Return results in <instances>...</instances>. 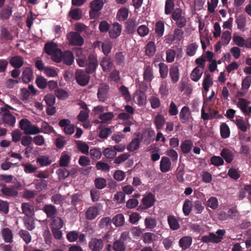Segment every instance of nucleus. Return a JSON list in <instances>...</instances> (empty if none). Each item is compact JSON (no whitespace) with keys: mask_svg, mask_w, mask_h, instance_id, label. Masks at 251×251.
<instances>
[{"mask_svg":"<svg viewBox=\"0 0 251 251\" xmlns=\"http://www.w3.org/2000/svg\"><path fill=\"white\" fill-rule=\"evenodd\" d=\"M169 76L173 84H176L179 79L178 67L176 65L172 66L169 69Z\"/></svg>","mask_w":251,"mask_h":251,"instance_id":"9b49d317","label":"nucleus"},{"mask_svg":"<svg viewBox=\"0 0 251 251\" xmlns=\"http://www.w3.org/2000/svg\"><path fill=\"white\" fill-rule=\"evenodd\" d=\"M193 147V143L191 140H185L182 142L180 145V149L184 154H188L191 151Z\"/></svg>","mask_w":251,"mask_h":251,"instance_id":"5701e85b","label":"nucleus"},{"mask_svg":"<svg viewBox=\"0 0 251 251\" xmlns=\"http://www.w3.org/2000/svg\"><path fill=\"white\" fill-rule=\"evenodd\" d=\"M141 140L138 138H133L127 146V150L130 151H134L139 148Z\"/></svg>","mask_w":251,"mask_h":251,"instance_id":"a878e982","label":"nucleus"},{"mask_svg":"<svg viewBox=\"0 0 251 251\" xmlns=\"http://www.w3.org/2000/svg\"><path fill=\"white\" fill-rule=\"evenodd\" d=\"M171 167L170 159L168 157L163 156L160 162V170L162 173L168 172Z\"/></svg>","mask_w":251,"mask_h":251,"instance_id":"4468645a","label":"nucleus"},{"mask_svg":"<svg viewBox=\"0 0 251 251\" xmlns=\"http://www.w3.org/2000/svg\"><path fill=\"white\" fill-rule=\"evenodd\" d=\"M144 80L151 82L154 78L152 68L150 65H145L143 74Z\"/></svg>","mask_w":251,"mask_h":251,"instance_id":"a211bd4d","label":"nucleus"},{"mask_svg":"<svg viewBox=\"0 0 251 251\" xmlns=\"http://www.w3.org/2000/svg\"><path fill=\"white\" fill-rule=\"evenodd\" d=\"M62 61L66 65H72L74 61V55L72 52L70 50L64 51L62 54Z\"/></svg>","mask_w":251,"mask_h":251,"instance_id":"cd10ccee","label":"nucleus"},{"mask_svg":"<svg viewBox=\"0 0 251 251\" xmlns=\"http://www.w3.org/2000/svg\"><path fill=\"white\" fill-rule=\"evenodd\" d=\"M68 17L70 18L69 21L72 23V20H78V8H71L68 14Z\"/></svg>","mask_w":251,"mask_h":251,"instance_id":"052dcab7","label":"nucleus"},{"mask_svg":"<svg viewBox=\"0 0 251 251\" xmlns=\"http://www.w3.org/2000/svg\"><path fill=\"white\" fill-rule=\"evenodd\" d=\"M205 77L203 80L202 86L204 90L207 92L209 90L210 86L212 85L213 82L209 74H206L205 73Z\"/></svg>","mask_w":251,"mask_h":251,"instance_id":"37998d69","label":"nucleus"},{"mask_svg":"<svg viewBox=\"0 0 251 251\" xmlns=\"http://www.w3.org/2000/svg\"><path fill=\"white\" fill-rule=\"evenodd\" d=\"M21 208L23 213L26 216H31L33 213L32 206L27 203H23Z\"/></svg>","mask_w":251,"mask_h":251,"instance_id":"c03bdc74","label":"nucleus"},{"mask_svg":"<svg viewBox=\"0 0 251 251\" xmlns=\"http://www.w3.org/2000/svg\"><path fill=\"white\" fill-rule=\"evenodd\" d=\"M96 167L97 170H101L103 172H108L111 168L110 166L107 163L101 161H98L96 163Z\"/></svg>","mask_w":251,"mask_h":251,"instance_id":"69168bd1","label":"nucleus"},{"mask_svg":"<svg viewBox=\"0 0 251 251\" xmlns=\"http://www.w3.org/2000/svg\"><path fill=\"white\" fill-rule=\"evenodd\" d=\"M220 238L217 236V235L214 233H210L209 235H204L201 237V241L205 243H218L220 242Z\"/></svg>","mask_w":251,"mask_h":251,"instance_id":"4be33fe9","label":"nucleus"},{"mask_svg":"<svg viewBox=\"0 0 251 251\" xmlns=\"http://www.w3.org/2000/svg\"><path fill=\"white\" fill-rule=\"evenodd\" d=\"M22 80L25 83H27L33 79V71L29 67L25 68L22 73Z\"/></svg>","mask_w":251,"mask_h":251,"instance_id":"f3484780","label":"nucleus"},{"mask_svg":"<svg viewBox=\"0 0 251 251\" xmlns=\"http://www.w3.org/2000/svg\"><path fill=\"white\" fill-rule=\"evenodd\" d=\"M138 23L134 19H129L125 23L126 31L128 34H133L136 29Z\"/></svg>","mask_w":251,"mask_h":251,"instance_id":"f8f14e48","label":"nucleus"},{"mask_svg":"<svg viewBox=\"0 0 251 251\" xmlns=\"http://www.w3.org/2000/svg\"><path fill=\"white\" fill-rule=\"evenodd\" d=\"M45 52L48 55H51L58 49L57 45L54 42L47 43L45 45Z\"/></svg>","mask_w":251,"mask_h":251,"instance_id":"473e14b6","label":"nucleus"},{"mask_svg":"<svg viewBox=\"0 0 251 251\" xmlns=\"http://www.w3.org/2000/svg\"><path fill=\"white\" fill-rule=\"evenodd\" d=\"M249 101L244 98H240L237 105L241 111L245 115H249L251 113V106L248 107Z\"/></svg>","mask_w":251,"mask_h":251,"instance_id":"423d86ee","label":"nucleus"},{"mask_svg":"<svg viewBox=\"0 0 251 251\" xmlns=\"http://www.w3.org/2000/svg\"><path fill=\"white\" fill-rule=\"evenodd\" d=\"M180 247L183 250L189 248L192 243V238L191 236H185L181 238L178 242Z\"/></svg>","mask_w":251,"mask_h":251,"instance_id":"6ab92c4d","label":"nucleus"},{"mask_svg":"<svg viewBox=\"0 0 251 251\" xmlns=\"http://www.w3.org/2000/svg\"><path fill=\"white\" fill-rule=\"evenodd\" d=\"M12 8L9 5L3 6L0 9V19L1 20H9L12 14Z\"/></svg>","mask_w":251,"mask_h":251,"instance_id":"9d476101","label":"nucleus"},{"mask_svg":"<svg viewBox=\"0 0 251 251\" xmlns=\"http://www.w3.org/2000/svg\"><path fill=\"white\" fill-rule=\"evenodd\" d=\"M63 52L59 49L57 50L54 53L51 54L52 59L56 62L59 63L62 61Z\"/></svg>","mask_w":251,"mask_h":251,"instance_id":"bf43d9fd","label":"nucleus"},{"mask_svg":"<svg viewBox=\"0 0 251 251\" xmlns=\"http://www.w3.org/2000/svg\"><path fill=\"white\" fill-rule=\"evenodd\" d=\"M100 65L103 72H109L113 66V60L110 56H106L100 61Z\"/></svg>","mask_w":251,"mask_h":251,"instance_id":"6e6552de","label":"nucleus"},{"mask_svg":"<svg viewBox=\"0 0 251 251\" xmlns=\"http://www.w3.org/2000/svg\"><path fill=\"white\" fill-rule=\"evenodd\" d=\"M220 155L227 163H230L233 161L234 157V153L233 151L227 148H224L222 150Z\"/></svg>","mask_w":251,"mask_h":251,"instance_id":"ddd939ff","label":"nucleus"},{"mask_svg":"<svg viewBox=\"0 0 251 251\" xmlns=\"http://www.w3.org/2000/svg\"><path fill=\"white\" fill-rule=\"evenodd\" d=\"M149 31V28L145 25H140L137 29L138 35L141 37H144L148 35Z\"/></svg>","mask_w":251,"mask_h":251,"instance_id":"774afa93","label":"nucleus"},{"mask_svg":"<svg viewBox=\"0 0 251 251\" xmlns=\"http://www.w3.org/2000/svg\"><path fill=\"white\" fill-rule=\"evenodd\" d=\"M156 51L155 43L153 41H150L145 47V54L149 57H152L154 55Z\"/></svg>","mask_w":251,"mask_h":251,"instance_id":"c85d7f7f","label":"nucleus"},{"mask_svg":"<svg viewBox=\"0 0 251 251\" xmlns=\"http://www.w3.org/2000/svg\"><path fill=\"white\" fill-rule=\"evenodd\" d=\"M113 249L115 251H124L126 250L124 242L120 239L115 241L113 243Z\"/></svg>","mask_w":251,"mask_h":251,"instance_id":"de8ad7c7","label":"nucleus"},{"mask_svg":"<svg viewBox=\"0 0 251 251\" xmlns=\"http://www.w3.org/2000/svg\"><path fill=\"white\" fill-rule=\"evenodd\" d=\"M157 236L153 233L146 232L143 234V240L146 244H150L157 239Z\"/></svg>","mask_w":251,"mask_h":251,"instance_id":"58836bf2","label":"nucleus"},{"mask_svg":"<svg viewBox=\"0 0 251 251\" xmlns=\"http://www.w3.org/2000/svg\"><path fill=\"white\" fill-rule=\"evenodd\" d=\"M34 184L36 189L39 192L46 190L48 185V181L43 179H35Z\"/></svg>","mask_w":251,"mask_h":251,"instance_id":"c756f323","label":"nucleus"},{"mask_svg":"<svg viewBox=\"0 0 251 251\" xmlns=\"http://www.w3.org/2000/svg\"><path fill=\"white\" fill-rule=\"evenodd\" d=\"M89 247L92 251H100L103 247V241L101 239L93 238L89 242Z\"/></svg>","mask_w":251,"mask_h":251,"instance_id":"0eeeda50","label":"nucleus"},{"mask_svg":"<svg viewBox=\"0 0 251 251\" xmlns=\"http://www.w3.org/2000/svg\"><path fill=\"white\" fill-rule=\"evenodd\" d=\"M1 192L5 196L14 197L18 194V191L14 188L4 187L1 189Z\"/></svg>","mask_w":251,"mask_h":251,"instance_id":"e433bc0d","label":"nucleus"},{"mask_svg":"<svg viewBox=\"0 0 251 251\" xmlns=\"http://www.w3.org/2000/svg\"><path fill=\"white\" fill-rule=\"evenodd\" d=\"M164 22L162 21H157L155 25L154 31L156 36L158 37H162L164 32Z\"/></svg>","mask_w":251,"mask_h":251,"instance_id":"bb28decb","label":"nucleus"},{"mask_svg":"<svg viewBox=\"0 0 251 251\" xmlns=\"http://www.w3.org/2000/svg\"><path fill=\"white\" fill-rule=\"evenodd\" d=\"M99 213V211L97 207L93 206L88 209L85 212V215L87 219L91 220L94 219Z\"/></svg>","mask_w":251,"mask_h":251,"instance_id":"412c9836","label":"nucleus"},{"mask_svg":"<svg viewBox=\"0 0 251 251\" xmlns=\"http://www.w3.org/2000/svg\"><path fill=\"white\" fill-rule=\"evenodd\" d=\"M54 94L60 100H65L68 97L67 92L62 89L57 88L54 91Z\"/></svg>","mask_w":251,"mask_h":251,"instance_id":"338daca9","label":"nucleus"},{"mask_svg":"<svg viewBox=\"0 0 251 251\" xmlns=\"http://www.w3.org/2000/svg\"><path fill=\"white\" fill-rule=\"evenodd\" d=\"M75 31H71L67 33L66 39L69 45L74 46H78V23L75 25Z\"/></svg>","mask_w":251,"mask_h":251,"instance_id":"20e7f679","label":"nucleus"},{"mask_svg":"<svg viewBox=\"0 0 251 251\" xmlns=\"http://www.w3.org/2000/svg\"><path fill=\"white\" fill-rule=\"evenodd\" d=\"M9 113V111H7ZM3 122L9 126H13L16 122V118L11 114H5L2 118Z\"/></svg>","mask_w":251,"mask_h":251,"instance_id":"4c0bfd02","label":"nucleus"},{"mask_svg":"<svg viewBox=\"0 0 251 251\" xmlns=\"http://www.w3.org/2000/svg\"><path fill=\"white\" fill-rule=\"evenodd\" d=\"M167 221L171 229L176 230L179 228L180 225L179 222L174 215H168L167 216Z\"/></svg>","mask_w":251,"mask_h":251,"instance_id":"b1692460","label":"nucleus"},{"mask_svg":"<svg viewBox=\"0 0 251 251\" xmlns=\"http://www.w3.org/2000/svg\"><path fill=\"white\" fill-rule=\"evenodd\" d=\"M90 74L84 73L82 70H79V85L86 86L89 82L90 78Z\"/></svg>","mask_w":251,"mask_h":251,"instance_id":"7c9ffc66","label":"nucleus"},{"mask_svg":"<svg viewBox=\"0 0 251 251\" xmlns=\"http://www.w3.org/2000/svg\"><path fill=\"white\" fill-rule=\"evenodd\" d=\"M165 118L163 115L158 114L154 117V123L157 130L162 129L165 124Z\"/></svg>","mask_w":251,"mask_h":251,"instance_id":"393cba45","label":"nucleus"},{"mask_svg":"<svg viewBox=\"0 0 251 251\" xmlns=\"http://www.w3.org/2000/svg\"><path fill=\"white\" fill-rule=\"evenodd\" d=\"M109 86L106 83L100 84L97 92V97L101 102H105L109 98Z\"/></svg>","mask_w":251,"mask_h":251,"instance_id":"7ed1b4c3","label":"nucleus"},{"mask_svg":"<svg viewBox=\"0 0 251 251\" xmlns=\"http://www.w3.org/2000/svg\"><path fill=\"white\" fill-rule=\"evenodd\" d=\"M36 84L40 89H45L48 86L47 79L42 76H38L36 79Z\"/></svg>","mask_w":251,"mask_h":251,"instance_id":"49530a36","label":"nucleus"},{"mask_svg":"<svg viewBox=\"0 0 251 251\" xmlns=\"http://www.w3.org/2000/svg\"><path fill=\"white\" fill-rule=\"evenodd\" d=\"M0 31V36L2 38L5 40H12L13 39L12 35L7 28L5 27H1Z\"/></svg>","mask_w":251,"mask_h":251,"instance_id":"5fc2aeb1","label":"nucleus"},{"mask_svg":"<svg viewBox=\"0 0 251 251\" xmlns=\"http://www.w3.org/2000/svg\"><path fill=\"white\" fill-rule=\"evenodd\" d=\"M220 133L221 137L224 139H226L229 136V128L228 126L225 123H223L221 124Z\"/></svg>","mask_w":251,"mask_h":251,"instance_id":"a19ab883","label":"nucleus"},{"mask_svg":"<svg viewBox=\"0 0 251 251\" xmlns=\"http://www.w3.org/2000/svg\"><path fill=\"white\" fill-rule=\"evenodd\" d=\"M96 187L99 189H103L106 186V180L102 177L96 178L94 180Z\"/></svg>","mask_w":251,"mask_h":251,"instance_id":"8fccbe9b","label":"nucleus"},{"mask_svg":"<svg viewBox=\"0 0 251 251\" xmlns=\"http://www.w3.org/2000/svg\"><path fill=\"white\" fill-rule=\"evenodd\" d=\"M112 221L116 226H123L125 223L124 216L122 214H118L113 217Z\"/></svg>","mask_w":251,"mask_h":251,"instance_id":"ea45409f","label":"nucleus"},{"mask_svg":"<svg viewBox=\"0 0 251 251\" xmlns=\"http://www.w3.org/2000/svg\"><path fill=\"white\" fill-rule=\"evenodd\" d=\"M231 38V33L228 30L223 32L221 38L223 44L225 46H226L229 43Z\"/></svg>","mask_w":251,"mask_h":251,"instance_id":"e2e57ef3","label":"nucleus"},{"mask_svg":"<svg viewBox=\"0 0 251 251\" xmlns=\"http://www.w3.org/2000/svg\"><path fill=\"white\" fill-rule=\"evenodd\" d=\"M115 59L116 63L118 65L123 66L125 63V57L123 52H117L115 53Z\"/></svg>","mask_w":251,"mask_h":251,"instance_id":"680f3d73","label":"nucleus"},{"mask_svg":"<svg viewBox=\"0 0 251 251\" xmlns=\"http://www.w3.org/2000/svg\"><path fill=\"white\" fill-rule=\"evenodd\" d=\"M179 117L181 123L185 124L189 122L192 119L189 107L187 106H183L181 109Z\"/></svg>","mask_w":251,"mask_h":251,"instance_id":"39448f33","label":"nucleus"},{"mask_svg":"<svg viewBox=\"0 0 251 251\" xmlns=\"http://www.w3.org/2000/svg\"><path fill=\"white\" fill-rule=\"evenodd\" d=\"M66 143L67 141L65 138L61 135H58L54 140V144L59 149H62Z\"/></svg>","mask_w":251,"mask_h":251,"instance_id":"a18cd8bd","label":"nucleus"},{"mask_svg":"<svg viewBox=\"0 0 251 251\" xmlns=\"http://www.w3.org/2000/svg\"><path fill=\"white\" fill-rule=\"evenodd\" d=\"M31 122L27 119H22L19 122V127L26 134Z\"/></svg>","mask_w":251,"mask_h":251,"instance_id":"6e6d98bb","label":"nucleus"},{"mask_svg":"<svg viewBox=\"0 0 251 251\" xmlns=\"http://www.w3.org/2000/svg\"><path fill=\"white\" fill-rule=\"evenodd\" d=\"M192 203L191 201L186 199L183 204V212L185 216H188L191 212Z\"/></svg>","mask_w":251,"mask_h":251,"instance_id":"79ce46f5","label":"nucleus"},{"mask_svg":"<svg viewBox=\"0 0 251 251\" xmlns=\"http://www.w3.org/2000/svg\"><path fill=\"white\" fill-rule=\"evenodd\" d=\"M122 26L118 23H114L112 25V27L110 28L109 30V35L111 38L116 39L121 34Z\"/></svg>","mask_w":251,"mask_h":251,"instance_id":"1a4fd4ad","label":"nucleus"},{"mask_svg":"<svg viewBox=\"0 0 251 251\" xmlns=\"http://www.w3.org/2000/svg\"><path fill=\"white\" fill-rule=\"evenodd\" d=\"M89 152L92 159L98 160L100 159L101 156V151L99 149L93 148L91 149Z\"/></svg>","mask_w":251,"mask_h":251,"instance_id":"864d4df0","label":"nucleus"},{"mask_svg":"<svg viewBox=\"0 0 251 251\" xmlns=\"http://www.w3.org/2000/svg\"><path fill=\"white\" fill-rule=\"evenodd\" d=\"M42 210L46 213L48 218H53L57 213L56 207L52 204H45Z\"/></svg>","mask_w":251,"mask_h":251,"instance_id":"2eb2a0df","label":"nucleus"},{"mask_svg":"<svg viewBox=\"0 0 251 251\" xmlns=\"http://www.w3.org/2000/svg\"><path fill=\"white\" fill-rule=\"evenodd\" d=\"M128 11L126 8H122L119 9L117 13V16L119 17L120 20L125 21L127 18Z\"/></svg>","mask_w":251,"mask_h":251,"instance_id":"0e129e2a","label":"nucleus"},{"mask_svg":"<svg viewBox=\"0 0 251 251\" xmlns=\"http://www.w3.org/2000/svg\"><path fill=\"white\" fill-rule=\"evenodd\" d=\"M52 219L51 229H60L62 227L64 223L61 218L58 217H54Z\"/></svg>","mask_w":251,"mask_h":251,"instance_id":"f704fd0d","label":"nucleus"},{"mask_svg":"<svg viewBox=\"0 0 251 251\" xmlns=\"http://www.w3.org/2000/svg\"><path fill=\"white\" fill-rule=\"evenodd\" d=\"M79 57L80 55H79ZM99 64L97 55L95 54H90L87 59L83 60L82 58H79V67H83L87 66L85 68V72L87 74L93 73Z\"/></svg>","mask_w":251,"mask_h":251,"instance_id":"f257e3e1","label":"nucleus"},{"mask_svg":"<svg viewBox=\"0 0 251 251\" xmlns=\"http://www.w3.org/2000/svg\"><path fill=\"white\" fill-rule=\"evenodd\" d=\"M2 235L5 242L11 243L13 241V234L12 231L8 228H3L2 230Z\"/></svg>","mask_w":251,"mask_h":251,"instance_id":"c9c22d12","label":"nucleus"},{"mask_svg":"<svg viewBox=\"0 0 251 251\" xmlns=\"http://www.w3.org/2000/svg\"><path fill=\"white\" fill-rule=\"evenodd\" d=\"M103 4L100 1L94 0L90 3V7L94 11H99L102 8Z\"/></svg>","mask_w":251,"mask_h":251,"instance_id":"4d7b16f0","label":"nucleus"},{"mask_svg":"<svg viewBox=\"0 0 251 251\" xmlns=\"http://www.w3.org/2000/svg\"><path fill=\"white\" fill-rule=\"evenodd\" d=\"M10 65L16 69L20 68L24 64V58L19 55H16L11 57L9 59Z\"/></svg>","mask_w":251,"mask_h":251,"instance_id":"dca6fc26","label":"nucleus"},{"mask_svg":"<svg viewBox=\"0 0 251 251\" xmlns=\"http://www.w3.org/2000/svg\"><path fill=\"white\" fill-rule=\"evenodd\" d=\"M159 72L161 78H166L168 75V67L164 63L161 62L158 64Z\"/></svg>","mask_w":251,"mask_h":251,"instance_id":"72a5a7b5","label":"nucleus"},{"mask_svg":"<svg viewBox=\"0 0 251 251\" xmlns=\"http://www.w3.org/2000/svg\"><path fill=\"white\" fill-rule=\"evenodd\" d=\"M198 47L196 43H193L188 45L186 50L187 54L189 56H194L196 52Z\"/></svg>","mask_w":251,"mask_h":251,"instance_id":"603ef678","label":"nucleus"},{"mask_svg":"<svg viewBox=\"0 0 251 251\" xmlns=\"http://www.w3.org/2000/svg\"><path fill=\"white\" fill-rule=\"evenodd\" d=\"M96 44L99 46H100L101 44L102 51L105 55L108 56V55L110 53L112 48V43L111 41H106L103 43H101L100 41H98Z\"/></svg>","mask_w":251,"mask_h":251,"instance_id":"aec40b11","label":"nucleus"},{"mask_svg":"<svg viewBox=\"0 0 251 251\" xmlns=\"http://www.w3.org/2000/svg\"><path fill=\"white\" fill-rule=\"evenodd\" d=\"M236 22L237 25V27L240 30H242L245 26L246 23V18L244 15H240L236 19Z\"/></svg>","mask_w":251,"mask_h":251,"instance_id":"3c124183","label":"nucleus"},{"mask_svg":"<svg viewBox=\"0 0 251 251\" xmlns=\"http://www.w3.org/2000/svg\"><path fill=\"white\" fill-rule=\"evenodd\" d=\"M156 199L155 196L151 193H148L142 200V204L137 207L138 211H143L152 206Z\"/></svg>","mask_w":251,"mask_h":251,"instance_id":"f03ea898","label":"nucleus"},{"mask_svg":"<svg viewBox=\"0 0 251 251\" xmlns=\"http://www.w3.org/2000/svg\"><path fill=\"white\" fill-rule=\"evenodd\" d=\"M47 106H53L55 102V96L53 95L47 94L44 99Z\"/></svg>","mask_w":251,"mask_h":251,"instance_id":"13d9d810","label":"nucleus"},{"mask_svg":"<svg viewBox=\"0 0 251 251\" xmlns=\"http://www.w3.org/2000/svg\"><path fill=\"white\" fill-rule=\"evenodd\" d=\"M145 225L147 228L152 229L156 226L157 221L151 217H147L145 220Z\"/></svg>","mask_w":251,"mask_h":251,"instance_id":"09e8293b","label":"nucleus"},{"mask_svg":"<svg viewBox=\"0 0 251 251\" xmlns=\"http://www.w3.org/2000/svg\"><path fill=\"white\" fill-rule=\"evenodd\" d=\"M203 74V70L200 69L199 67H196L191 72V78L194 81H198Z\"/></svg>","mask_w":251,"mask_h":251,"instance_id":"2f4dec72","label":"nucleus"}]
</instances>
